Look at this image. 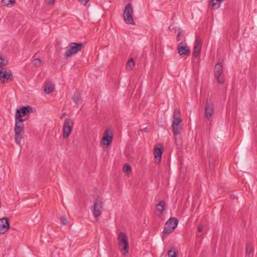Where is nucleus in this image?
<instances>
[{
  "label": "nucleus",
  "instance_id": "15",
  "mask_svg": "<svg viewBox=\"0 0 257 257\" xmlns=\"http://www.w3.org/2000/svg\"><path fill=\"white\" fill-rule=\"evenodd\" d=\"M112 141V135L110 131L106 129L101 141V144L108 146Z\"/></svg>",
  "mask_w": 257,
  "mask_h": 257
},
{
  "label": "nucleus",
  "instance_id": "37",
  "mask_svg": "<svg viewBox=\"0 0 257 257\" xmlns=\"http://www.w3.org/2000/svg\"><path fill=\"white\" fill-rule=\"evenodd\" d=\"M162 239H164V236H162Z\"/></svg>",
  "mask_w": 257,
  "mask_h": 257
},
{
  "label": "nucleus",
  "instance_id": "36",
  "mask_svg": "<svg viewBox=\"0 0 257 257\" xmlns=\"http://www.w3.org/2000/svg\"><path fill=\"white\" fill-rule=\"evenodd\" d=\"M245 257H251V256H250V254H245Z\"/></svg>",
  "mask_w": 257,
  "mask_h": 257
},
{
  "label": "nucleus",
  "instance_id": "21",
  "mask_svg": "<svg viewBox=\"0 0 257 257\" xmlns=\"http://www.w3.org/2000/svg\"><path fill=\"white\" fill-rule=\"evenodd\" d=\"M81 95L80 92H77L74 94L72 97L73 101L77 104L81 99Z\"/></svg>",
  "mask_w": 257,
  "mask_h": 257
},
{
  "label": "nucleus",
  "instance_id": "2",
  "mask_svg": "<svg viewBox=\"0 0 257 257\" xmlns=\"http://www.w3.org/2000/svg\"><path fill=\"white\" fill-rule=\"evenodd\" d=\"M84 45L82 43H71L66 47L64 56L67 58L70 57L81 51Z\"/></svg>",
  "mask_w": 257,
  "mask_h": 257
},
{
  "label": "nucleus",
  "instance_id": "34",
  "mask_svg": "<svg viewBox=\"0 0 257 257\" xmlns=\"http://www.w3.org/2000/svg\"><path fill=\"white\" fill-rule=\"evenodd\" d=\"M209 168L211 169H213L214 168V166L211 164V161L210 160H209Z\"/></svg>",
  "mask_w": 257,
  "mask_h": 257
},
{
  "label": "nucleus",
  "instance_id": "32",
  "mask_svg": "<svg viewBox=\"0 0 257 257\" xmlns=\"http://www.w3.org/2000/svg\"><path fill=\"white\" fill-rule=\"evenodd\" d=\"M203 227L201 225H199L197 227L198 231L199 232H201L203 230Z\"/></svg>",
  "mask_w": 257,
  "mask_h": 257
},
{
  "label": "nucleus",
  "instance_id": "18",
  "mask_svg": "<svg viewBox=\"0 0 257 257\" xmlns=\"http://www.w3.org/2000/svg\"><path fill=\"white\" fill-rule=\"evenodd\" d=\"M165 202L163 200H161L159 202V203L156 206L157 210L162 214L163 213V211L165 209Z\"/></svg>",
  "mask_w": 257,
  "mask_h": 257
},
{
  "label": "nucleus",
  "instance_id": "25",
  "mask_svg": "<svg viewBox=\"0 0 257 257\" xmlns=\"http://www.w3.org/2000/svg\"><path fill=\"white\" fill-rule=\"evenodd\" d=\"M177 252L173 249H170L167 253V255L169 257H177Z\"/></svg>",
  "mask_w": 257,
  "mask_h": 257
},
{
  "label": "nucleus",
  "instance_id": "9",
  "mask_svg": "<svg viewBox=\"0 0 257 257\" xmlns=\"http://www.w3.org/2000/svg\"><path fill=\"white\" fill-rule=\"evenodd\" d=\"M103 203L99 197L96 198L94 202L93 208L92 213L95 218H97L99 216L102 211Z\"/></svg>",
  "mask_w": 257,
  "mask_h": 257
},
{
  "label": "nucleus",
  "instance_id": "11",
  "mask_svg": "<svg viewBox=\"0 0 257 257\" xmlns=\"http://www.w3.org/2000/svg\"><path fill=\"white\" fill-rule=\"evenodd\" d=\"M202 48L201 39L197 37L196 38L195 45L193 48V56L194 58H197L200 54Z\"/></svg>",
  "mask_w": 257,
  "mask_h": 257
},
{
  "label": "nucleus",
  "instance_id": "30",
  "mask_svg": "<svg viewBox=\"0 0 257 257\" xmlns=\"http://www.w3.org/2000/svg\"><path fill=\"white\" fill-rule=\"evenodd\" d=\"M89 1V0H78V1L80 2L81 4L84 6L87 4Z\"/></svg>",
  "mask_w": 257,
  "mask_h": 257
},
{
  "label": "nucleus",
  "instance_id": "7",
  "mask_svg": "<svg viewBox=\"0 0 257 257\" xmlns=\"http://www.w3.org/2000/svg\"><path fill=\"white\" fill-rule=\"evenodd\" d=\"M182 119L180 116H174L172 123V132L173 135L181 134L183 127L181 124Z\"/></svg>",
  "mask_w": 257,
  "mask_h": 257
},
{
  "label": "nucleus",
  "instance_id": "24",
  "mask_svg": "<svg viewBox=\"0 0 257 257\" xmlns=\"http://www.w3.org/2000/svg\"><path fill=\"white\" fill-rule=\"evenodd\" d=\"M253 250V246L250 243H247L246 244L245 249V254H250L251 252Z\"/></svg>",
  "mask_w": 257,
  "mask_h": 257
},
{
  "label": "nucleus",
  "instance_id": "17",
  "mask_svg": "<svg viewBox=\"0 0 257 257\" xmlns=\"http://www.w3.org/2000/svg\"><path fill=\"white\" fill-rule=\"evenodd\" d=\"M154 156L156 159L159 160V162L161 161V156L163 153V150L161 148H156L154 150Z\"/></svg>",
  "mask_w": 257,
  "mask_h": 257
},
{
  "label": "nucleus",
  "instance_id": "6",
  "mask_svg": "<svg viewBox=\"0 0 257 257\" xmlns=\"http://www.w3.org/2000/svg\"><path fill=\"white\" fill-rule=\"evenodd\" d=\"M133 9L131 4L126 5L123 11V19L127 24L135 25L133 17Z\"/></svg>",
  "mask_w": 257,
  "mask_h": 257
},
{
  "label": "nucleus",
  "instance_id": "14",
  "mask_svg": "<svg viewBox=\"0 0 257 257\" xmlns=\"http://www.w3.org/2000/svg\"><path fill=\"white\" fill-rule=\"evenodd\" d=\"M10 228L9 219L7 217L0 218V234L6 232Z\"/></svg>",
  "mask_w": 257,
  "mask_h": 257
},
{
  "label": "nucleus",
  "instance_id": "27",
  "mask_svg": "<svg viewBox=\"0 0 257 257\" xmlns=\"http://www.w3.org/2000/svg\"><path fill=\"white\" fill-rule=\"evenodd\" d=\"M123 170L127 174H129L131 171V168L130 166L125 165L123 167Z\"/></svg>",
  "mask_w": 257,
  "mask_h": 257
},
{
  "label": "nucleus",
  "instance_id": "1",
  "mask_svg": "<svg viewBox=\"0 0 257 257\" xmlns=\"http://www.w3.org/2000/svg\"><path fill=\"white\" fill-rule=\"evenodd\" d=\"M32 107L30 106L22 107L21 109H17L15 116V125L14 128L15 142L21 146V141L24 134V119L22 117L27 114L30 112H32Z\"/></svg>",
  "mask_w": 257,
  "mask_h": 257
},
{
  "label": "nucleus",
  "instance_id": "29",
  "mask_svg": "<svg viewBox=\"0 0 257 257\" xmlns=\"http://www.w3.org/2000/svg\"><path fill=\"white\" fill-rule=\"evenodd\" d=\"M174 116L178 117L180 116V111L178 109H175L173 113V119H174Z\"/></svg>",
  "mask_w": 257,
  "mask_h": 257
},
{
  "label": "nucleus",
  "instance_id": "8",
  "mask_svg": "<svg viewBox=\"0 0 257 257\" xmlns=\"http://www.w3.org/2000/svg\"><path fill=\"white\" fill-rule=\"evenodd\" d=\"M223 69L221 63L220 62L215 65L214 68V74L219 83H222L224 81L223 75Z\"/></svg>",
  "mask_w": 257,
  "mask_h": 257
},
{
  "label": "nucleus",
  "instance_id": "26",
  "mask_svg": "<svg viewBox=\"0 0 257 257\" xmlns=\"http://www.w3.org/2000/svg\"><path fill=\"white\" fill-rule=\"evenodd\" d=\"M32 63L35 67H39L41 65V61L40 59L35 58L33 60Z\"/></svg>",
  "mask_w": 257,
  "mask_h": 257
},
{
  "label": "nucleus",
  "instance_id": "13",
  "mask_svg": "<svg viewBox=\"0 0 257 257\" xmlns=\"http://www.w3.org/2000/svg\"><path fill=\"white\" fill-rule=\"evenodd\" d=\"M0 79L2 83H4L6 80H12L13 75L11 71L6 68H3L0 71Z\"/></svg>",
  "mask_w": 257,
  "mask_h": 257
},
{
  "label": "nucleus",
  "instance_id": "3",
  "mask_svg": "<svg viewBox=\"0 0 257 257\" xmlns=\"http://www.w3.org/2000/svg\"><path fill=\"white\" fill-rule=\"evenodd\" d=\"M118 247L123 251V254H126L129 250V245L127 238L124 233L121 232L118 236Z\"/></svg>",
  "mask_w": 257,
  "mask_h": 257
},
{
  "label": "nucleus",
  "instance_id": "22",
  "mask_svg": "<svg viewBox=\"0 0 257 257\" xmlns=\"http://www.w3.org/2000/svg\"><path fill=\"white\" fill-rule=\"evenodd\" d=\"M135 66V62L133 58L130 59L126 63V68L127 70H132Z\"/></svg>",
  "mask_w": 257,
  "mask_h": 257
},
{
  "label": "nucleus",
  "instance_id": "12",
  "mask_svg": "<svg viewBox=\"0 0 257 257\" xmlns=\"http://www.w3.org/2000/svg\"><path fill=\"white\" fill-rule=\"evenodd\" d=\"M177 49L180 55H185L187 56L190 55V50L185 43L180 42L179 43Z\"/></svg>",
  "mask_w": 257,
  "mask_h": 257
},
{
  "label": "nucleus",
  "instance_id": "33",
  "mask_svg": "<svg viewBox=\"0 0 257 257\" xmlns=\"http://www.w3.org/2000/svg\"><path fill=\"white\" fill-rule=\"evenodd\" d=\"M46 3L49 5L53 4L54 0H45Z\"/></svg>",
  "mask_w": 257,
  "mask_h": 257
},
{
  "label": "nucleus",
  "instance_id": "31",
  "mask_svg": "<svg viewBox=\"0 0 257 257\" xmlns=\"http://www.w3.org/2000/svg\"><path fill=\"white\" fill-rule=\"evenodd\" d=\"M181 32H179L178 33V35H177V38H176L177 41H180L181 40Z\"/></svg>",
  "mask_w": 257,
  "mask_h": 257
},
{
  "label": "nucleus",
  "instance_id": "19",
  "mask_svg": "<svg viewBox=\"0 0 257 257\" xmlns=\"http://www.w3.org/2000/svg\"><path fill=\"white\" fill-rule=\"evenodd\" d=\"M16 3V0H2V4L4 6L11 8Z\"/></svg>",
  "mask_w": 257,
  "mask_h": 257
},
{
  "label": "nucleus",
  "instance_id": "23",
  "mask_svg": "<svg viewBox=\"0 0 257 257\" xmlns=\"http://www.w3.org/2000/svg\"><path fill=\"white\" fill-rule=\"evenodd\" d=\"M54 89V85H47L45 87L44 91L47 94H50L53 91Z\"/></svg>",
  "mask_w": 257,
  "mask_h": 257
},
{
  "label": "nucleus",
  "instance_id": "10",
  "mask_svg": "<svg viewBox=\"0 0 257 257\" xmlns=\"http://www.w3.org/2000/svg\"><path fill=\"white\" fill-rule=\"evenodd\" d=\"M214 108L213 103L208 99L206 100L205 106V116L209 119L214 113Z\"/></svg>",
  "mask_w": 257,
  "mask_h": 257
},
{
  "label": "nucleus",
  "instance_id": "20",
  "mask_svg": "<svg viewBox=\"0 0 257 257\" xmlns=\"http://www.w3.org/2000/svg\"><path fill=\"white\" fill-rule=\"evenodd\" d=\"M174 137V140L175 142V144L176 146L179 147L182 144V136L181 134H180L179 135H173Z\"/></svg>",
  "mask_w": 257,
  "mask_h": 257
},
{
  "label": "nucleus",
  "instance_id": "35",
  "mask_svg": "<svg viewBox=\"0 0 257 257\" xmlns=\"http://www.w3.org/2000/svg\"><path fill=\"white\" fill-rule=\"evenodd\" d=\"M147 129H148L147 127H145L144 129L141 130L140 131H145L146 132H148Z\"/></svg>",
  "mask_w": 257,
  "mask_h": 257
},
{
  "label": "nucleus",
  "instance_id": "28",
  "mask_svg": "<svg viewBox=\"0 0 257 257\" xmlns=\"http://www.w3.org/2000/svg\"><path fill=\"white\" fill-rule=\"evenodd\" d=\"M60 221L61 223L64 225H66L68 223V221L67 220V219L65 216H62L60 218Z\"/></svg>",
  "mask_w": 257,
  "mask_h": 257
},
{
  "label": "nucleus",
  "instance_id": "16",
  "mask_svg": "<svg viewBox=\"0 0 257 257\" xmlns=\"http://www.w3.org/2000/svg\"><path fill=\"white\" fill-rule=\"evenodd\" d=\"M223 0H209L208 6L213 10L218 9Z\"/></svg>",
  "mask_w": 257,
  "mask_h": 257
},
{
  "label": "nucleus",
  "instance_id": "5",
  "mask_svg": "<svg viewBox=\"0 0 257 257\" xmlns=\"http://www.w3.org/2000/svg\"><path fill=\"white\" fill-rule=\"evenodd\" d=\"M74 125L73 120L70 118H66L64 120L63 126V137L67 138L70 135Z\"/></svg>",
  "mask_w": 257,
  "mask_h": 257
},
{
  "label": "nucleus",
  "instance_id": "4",
  "mask_svg": "<svg viewBox=\"0 0 257 257\" xmlns=\"http://www.w3.org/2000/svg\"><path fill=\"white\" fill-rule=\"evenodd\" d=\"M178 224V220L175 217H171L165 223L163 234L168 235L176 228Z\"/></svg>",
  "mask_w": 257,
  "mask_h": 257
}]
</instances>
